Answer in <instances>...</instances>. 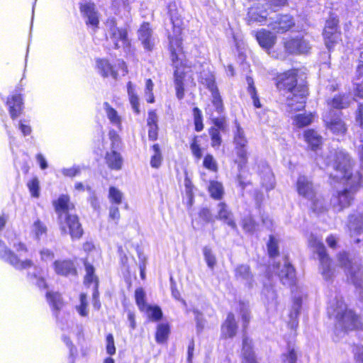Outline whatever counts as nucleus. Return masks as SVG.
Here are the masks:
<instances>
[{"instance_id":"f257e3e1","label":"nucleus","mask_w":363,"mask_h":363,"mask_svg":"<svg viewBox=\"0 0 363 363\" xmlns=\"http://www.w3.org/2000/svg\"><path fill=\"white\" fill-rule=\"evenodd\" d=\"M296 76L297 71L294 69L281 74L277 77V88L286 91V104L290 111L303 109L308 95L307 87L297 84Z\"/></svg>"},{"instance_id":"f03ea898","label":"nucleus","mask_w":363,"mask_h":363,"mask_svg":"<svg viewBox=\"0 0 363 363\" xmlns=\"http://www.w3.org/2000/svg\"><path fill=\"white\" fill-rule=\"evenodd\" d=\"M55 210L58 215V223L62 235L69 234L72 239H79L83 229L76 215L69 213L74 205L69 202L67 196L62 195L53 202Z\"/></svg>"},{"instance_id":"7ed1b4c3","label":"nucleus","mask_w":363,"mask_h":363,"mask_svg":"<svg viewBox=\"0 0 363 363\" xmlns=\"http://www.w3.org/2000/svg\"><path fill=\"white\" fill-rule=\"evenodd\" d=\"M174 34L173 35H169V40L170 44V50L172 53V60L175 67L174 71V84L176 88L177 96L181 99L184 96V82L186 81V68L182 65V59L180 55L182 54L177 53V51L181 50V39L179 35L182 33V29L179 26L174 27Z\"/></svg>"},{"instance_id":"20e7f679","label":"nucleus","mask_w":363,"mask_h":363,"mask_svg":"<svg viewBox=\"0 0 363 363\" xmlns=\"http://www.w3.org/2000/svg\"><path fill=\"white\" fill-rule=\"evenodd\" d=\"M331 166L335 170V173L331 174L334 178L348 181L352 186L360 184L362 175L357 171H352L353 162L350 155L343 150H338L335 153Z\"/></svg>"},{"instance_id":"39448f33","label":"nucleus","mask_w":363,"mask_h":363,"mask_svg":"<svg viewBox=\"0 0 363 363\" xmlns=\"http://www.w3.org/2000/svg\"><path fill=\"white\" fill-rule=\"evenodd\" d=\"M328 313L337 320L339 327L345 330H353L359 326V317L351 310H348L342 300H336L328 308Z\"/></svg>"},{"instance_id":"423d86ee","label":"nucleus","mask_w":363,"mask_h":363,"mask_svg":"<svg viewBox=\"0 0 363 363\" xmlns=\"http://www.w3.org/2000/svg\"><path fill=\"white\" fill-rule=\"evenodd\" d=\"M309 245L318 256L320 264V272L325 279H330L333 275L331 260L326 253V250L323 242L313 235L311 236Z\"/></svg>"},{"instance_id":"0eeeda50","label":"nucleus","mask_w":363,"mask_h":363,"mask_svg":"<svg viewBox=\"0 0 363 363\" xmlns=\"http://www.w3.org/2000/svg\"><path fill=\"white\" fill-rule=\"evenodd\" d=\"M338 262L347 274L348 279L357 286L363 287V272L360 271L359 265L349 258L345 252L339 254Z\"/></svg>"},{"instance_id":"6e6552de","label":"nucleus","mask_w":363,"mask_h":363,"mask_svg":"<svg viewBox=\"0 0 363 363\" xmlns=\"http://www.w3.org/2000/svg\"><path fill=\"white\" fill-rule=\"evenodd\" d=\"M236 131L234 133L233 143L235 145V150L237 157H238V162L240 166L245 165L247 161V140L245 137L244 130L240 125L235 123Z\"/></svg>"},{"instance_id":"1a4fd4ad","label":"nucleus","mask_w":363,"mask_h":363,"mask_svg":"<svg viewBox=\"0 0 363 363\" xmlns=\"http://www.w3.org/2000/svg\"><path fill=\"white\" fill-rule=\"evenodd\" d=\"M345 182L349 189L347 187L343 191H338L337 195H335L331 199L332 205L337 211H341L344 208H347L350 205L353 199V191L359 186L357 185L355 186H352L348 181Z\"/></svg>"},{"instance_id":"9d476101","label":"nucleus","mask_w":363,"mask_h":363,"mask_svg":"<svg viewBox=\"0 0 363 363\" xmlns=\"http://www.w3.org/2000/svg\"><path fill=\"white\" fill-rule=\"evenodd\" d=\"M338 20L333 16H330L325 23L323 31L325 45L330 49L338 39L337 30Z\"/></svg>"},{"instance_id":"9b49d317","label":"nucleus","mask_w":363,"mask_h":363,"mask_svg":"<svg viewBox=\"0 0 363 363\" xmlns=\"http://www.w3.org/2000/svg\"><path fill=\"white\" fill-rule=\"evenodd\" d=\"M0 257L19 269L30 268L33 264L30 259L20 261L11 250L4 246L1 241H0Z\"/></svg>"},{"instance_id":"f8f14e48","label":"nucleus","mask_w":363,"mask_h":363,"mask_svg":"<svg viewBox=\"0 0 363 363\" xmlns=\"http://www.w3.org/2000/svg\"><path fill=\"white\" fill-rule=\"evenodd\" d=\"M296 190L299 196L312 200L315 197L316 191L313 182L305 176H299L296 182Z\"/></svg>"},{"instance_id":"ddd939ff","label":"nucleus","mask_w":363,"mask_h":363,"mask_svg":"<svg viewBox=\"0 0 363 363\" xmlns=\"http://www.w3.org/2000/svg\"><path fill=\"white\" fill-rule=\"evenodd\" d=\"M286 50L291 54L306 53L311 49L309 43L303 38H291L284 42Z\"/></svg>"},{"instance_id":"4468645a","label":"nucleus","mask_w":363,"mask_h":363,"mask_svg":"<svg viewBox=\"0 0 363 363\" xmlns=\"http://www.w3.org/2000/svg\"><path fill=\"white\" fill-rule=\"evenodd\" d=\"M295 25L291 16L280 15L269 24V26L277 33H285Z\"/></svg>"},{"instance_id":"2eb2a0df","label":"nucleus","mask_w":363,"mask_h":363,"mask_svg":"<svg viewBox=\"0 0 363 363\" xmlns=\"http://www.w3.org/2000/svg\"><path fill=\"white\" fill-rule=\"evenodd\" d=\"M138 38L145 49L151 50L155 45L152 30L148 23H144L138 30Z\"/></svg>"},{"instance_id":"dca6fc26","label":"nucleus","mask_w":363,"mask_h":363,"mask_svg":"<svg viewBox=\"0 0 363 363\" xmlns=\"http://www.w3.org/2000/svg\"><path fill=\"white\" fill-rule=\"evenodd\" d=\"M256 38L259 45L266 50L270 49L276 41V36L265 29L259 30L256 34Z\"/></svg>"},{"instance_id":"f3484780","label":"nucleus","mask_w":363,"mask_h":363,"mask_svg":"<svg viewBox=\"0 0 363 363\" xmlns=\"http://www.w3.org/2000/svg\"><path fill=\"white\" fill-rule=\"evenodd\" d=\"M281 281L284 285H291L295 279V270L294 267L284 260L282 269L278 272Z\"/></svg>"},{"instance_id":"a211bd4d","label":"nucleus","mask_w":363,"mask_h":363,"mask_svg":"<svg viewBox=\"0 0 363 363\" xmlns=\"http://www.w3.org/2000/svg\"><path fill=\"white\" fill-rule=\"evenodd\" d=\"M237 324L235 320V315L229 313L224 323L222 325V335L225 338H231L234 337L237 333Z\"/></svg>"},{"instance_id":"6ab92c4d","label":"nucleus","mask_w":363,"mask_h":363,"mask_svg":"<svg viewBox=\"0 0 363 363\" xmlns=\"http://www.w3.org/2000/svg\"><path fill=\"white\" fill-rule=\"evenodd\" d=\"M242 363H258L252 350V342L247 337H244L242 341Z\"/></svg>"},{"instance_id":"aec40b11","label":"nucleus","mask_w":363,"mask_h":363,"mask_svg":"<svg viewBox=\"0 0 363 363\" xmlns=\"http://www.w3.org/2000/svg\"><path fill=\"white\" fill-rule=\"evenodd\" d=\"M348 228L352 237L360 235L363 232V215L351 216L349 220Z\"/></svg>"},{"instance_id":"412c9836","label":"nucleus","mask_w":363,"mask_h":363,"mask_svg":"<svg viewBox=\"0 0 363 363\" xmlns=\"http://www.w3.org/2000/svg\"><path fill=\"white\" fill-rule=\"evenodd\" d=\"M55 271L57 274L67 276L70 274H76L77 270L71 261H55Z\"/></svg>"},{"instance_id":"4be33fe9","label":"nucleus","mask_w":363,"mask_h":363,"mask_svg":"<svg viewBox=\"0 0 363 363\" xmlns=\"http://www.w3.org/2000/svg\"><path fill=\"white\" fill-rule=\"evenodd\" d=\"M7 104L9 106V113L13 119L17 118L22 110V98L21 95L16 94L12 96L11 99L7 101Z\"/></svg>"},{"instance_id":"5701e85b","label":"nucleus","mask_w":363,"mask_h":363,"mask_svg":"<svg viewBox=\"0 0 363 363\" xmlns=\"http://www.w3.org/2000/svg\"><path fill=\"white\" fill-rule=\"evenodd\" d=\"M84 267L86 271V275L84 277V284H90L91 283L95 284V292L94 293V298H95L98 296L97 288L99 285L98 277L95 275V269L88 262L84 261Z\"/></svg>"},{"instance_id":"b1692460","label":"nucleus","mask_w":363,"mask_h":363,"mask_svg":"<svg viewBox=\"0 0 363 363\" xmlns=\"http://www.w3.org/2000/svg\"><path fill=\"white\" fill-rule=\"evenodd\" d=\"M218 206L219 210L216 218L223 220L231 228H235L236 224L233 220L231 212L228 210L226 205L224 203H220Z\"/></svg>"},{"instance_id":"393cba45","label":"nucleus","mask_w":363,"mask_h":363,"mask_svg":"<svg viewBox=\"0 0 363 363\" xmlns=\"http://www.w3.org/2000/svg\"><path fill=\"white\" fill-rule=\"evenodd\" d=\"M304 138L312 150H315L322 143V137L312 129L307 130L304 132Z\"/></svg>"},{"instance_id":"a878e982","label":"nucleus","mask_w":363,"mask_h":363,"mask_svg":"<svg viewBox=\"0 0 363 363\" xmlns=\"http://www.w3.org/2000/svg\"><path fill=\"white\" fill-rule=\"evenodd\" d=\"M81 11L84 13L88 20L87 24L93 26H97L99 23L98 16L94 11V6L92 4H86L81 6Z\"/></svg>"},{"instance_id":"bb28decb","label":"nucleus","mask_w":363,"mask_h":363,"mask_svg":"<svg viewBox=\"0 0 363 363\" xmlns=\"http://www.w3.org/2000/svg\"><path fill=\"white\" fill-rule=\"evenodd\" d=\"M111 39L115 45V48H118L120 47L119 42L125 44L127 38V32L125 29L118 28L113 27L111 29Z\"/></svg>"},{"instance_id":"cd10ccee","label":"nucleus","mask_w":363,"mask_h":363,"mask_svg":"<svg viewBox=\"0 0 363 363\" xmlns=\"http://www.w3.org/2000/svg\"><path fill=\"white\" fill-rule=\"evenodd\" d=\"M106 160L108 166L113 169H120L122 166V158L116 151L106 154Z\"/></svg>"},{"instance_id":"c85d7f7f","label":"nucleus","mask_w":363,"mask_h":363,"mask_svg":"<svg viewBox=\"0 0 363 363\" xmlns=\"http://www.w3.org/2000/svg\"><path fill=\"white\" fill-rule=\"evenodd\" d=\"M152 155L150 158V165L152 168H159L162 162L163 157L161 149L158 144L152 146Z\"/></svg>"},{"instance_id":"c756f323","label":"nucleus","mask_w":363,"mask_h":363,"mask_svg":"<svg viewBox=\"0 0 363 363\" xmlns=\"http://www.w3.org/2000/svg\"><path fill=\"white\" fill-rule=\"evenodd\" d=\"M104 107L106 111V116L110 122L117 126L121 124V118L118 115L117 111L112 108L108 102L104 103Z\"/></svg>"},{"instance_id":"7c9ffc66","label":"nucleus","mask_w":363,"mask_h":363,"mask_svg":"<svg viewBox=\"0 0 363 363\" xmlns=\"http://www.w3.org/2000/svg\"><path fill=\"white\" fill-rule=\"evenodd\" d=\"M298 350L294 346L288 345L286 350L281 355L282 363H296Z\"/></svg>"},{"instance_id":"2f4dec72","label":"nucleus","mask_w":363,"mask_h":363,"mask_svg":"<svg viewBox=\"0 0 363 363\" xmlns=\"http://www.w3.org/2000/svg\"><path fill=\"white\" fill-rule=\"evenodd\" d=\"M235 276L238 279L245 281L248 284H250L252 278L250 267L245 264H241L236 268Z\"/></svg>"},{"instance_id":"473e14b6","label":"nucleus","mask_w":363,"mask_h":363,"mask_svg":"<svg viewBox=\"0 0 363 363\" xmlns=\"http://www.w3.org/2000/svg\"><path fill=\"white\" fill-rule=\"evenodd\" d=\"M313 116L309 114H298L293 118V123L298 128H303L310 125L313 121Z\"/></svg>"},{"instance_id":"72a5a7b5","label":"nucleus","mask_w":363,"mask_h":363,"mask_svg":"<svg viewBox=\"0 0 363 363\" xmlns=\"http://www.w3.org/2000/svg\"><path fill=\"white\" fill-rule=\"evenodd\" d=\"M327 127L335 133H344L346 131L345 123L341 119L336 118L332 119L330 121L325 120Z\"/></svg>"},{"instance_id":"f704fd0d","label":"nucleus","mask_w":363,"mask_h":363,"mask_svg":"<svg viewBox=\"0 0 363 363\" xmlns=\"http://www.w3.org/2000/svg\"><path fill=\"white\" fill-rule=\"evenodd\" d=\"M128 94L129 96L130 103L132 106L133 109L137 114H138L140 113L139 99L135 92L134 87L131 82H129L128 83Z\"/></svg>"},{"instance_id":"c9c22d12","label":"nucleus","mask_w":363,"mask_h":363,"mask_svg":"<svg viewBox=\"0 0 363 363\" xmlns=\"http://www.w3.org/2000/svg\"><path fill=\"white\" fill-rule=\"evenodd\" d=\"M208 191L211 196L215 199H220L223 194V185L218 182H211L208 186Z\"/></svg>"},{"instance_id":"e433bc0d","label":"nucleus","mask_w":363,"mask_h":363,"mask_svg":"<svg viewBox=\"0 0 363 363\" xmlns=\"http://www.w3.org/2000/svg\"><path fill=\"white\" fill-rule=\"evenodd\" d=\"M211 104L218 113L223 112L224 106L219 91L211 93Z\"/></svg>"},{"instance_id":"4c0bfd02","label":"nucleus","mask_w":363,"mask_h":363,"mask_svg":"<svg viewBox=\"0 0 363 363\" xmlns=\"http://www.w3.org/2000/svg\"><path fill=\"white\" fill-rule=\"evenodd\" d=\"M310 201H311V208L314 212L320 213L325 209V202L321 196L315 194V197Z\"/></svg>"},{"instance_id":"58836bf2","label":"nucleus","mask_w":363,"mask_h":363,"mask_svg":"<svg viewBox=\"0 0 363 363\" xmlns=\"http://www.w3.org/2000/svg\"><path fill=\"white\" fill-rule=\"evenodd\" d=\"M351 101L348 96H337L332 100L331 106L335 108H345L350 106Z\"/></svg>"},{"instance_id":"ea45409f","label":"nucleus","mask_w":363,"mask_h":363,"mask_svg":"<svg viewBox=\"0 0 363 363\" xmlns=\"http://www.w3.org/2000/svg\"><path fill=\"white\" fill-rule=\"evenodd\" d=\"M247 84H248V92L250 93V94L251 95V97L252 99V101H253V104L255 107L257 108H260L261 107V104H260V101H259V99L257 95V93H256V89L254 86V81H253V79L250 77H247Z\"/></svg>"},{"instance_id":"a19ab883","label":"nucleus","mask_w":363,"mask_h":363,"mask_svg":"<svg viewBox=\"0 0 363 363\" xmlns=\"http://www.w3.org/2000/svg\"><path fill=\"white\" fill-rule=\"evenodd\" d=\"M47 298L54 309L58 311L63 305V301L60 294L58 293H48Z\"/></svg>"},{"instance_id":"79ce46f5","label":"nucleus","mask_w":363,"mask_h":363,"mask_svg":"<svg viewBox=\"0 0 363 363\" xmlns=\"http://www.w3.org/2000/svg\"><path fill=\"white\" fill-rule=\"evenodd\" d=\"M169 332V328L168 325L167 324H160L157 326V330L156 333V340L159 343L164 342L168 336Z\"/></svg>"},{"instance_id":"37998d69","label":"nucleus","mask_w":363,"mask_h":363,"mask_svg":"<svg viewBox=\"0 0 363 363\" xmlns=\"http://www.w3.org/2000/svg\"><path fill=\"white\" fill-rule=\"evenodd\" d=\"M99 68L101 70L102 74L105 77L111 75L113 78H116L117 74L112 69V67L108 61L101 60L98 62Z\"/></svg>"},{"instance_id":"c03bdc74","label":"nucleus","mask_w":363,"mask_h":363,"mask_svg":"<svg viewBox=\"0 0 363 363\" xmlns=\"http://www.w3.org/2000/svg\"><path fill=\"white\" fill-rule=\"evenodd\" d=\"M135 297L137 305L142 311L146 310L147 304L145 302V293L142 288L137 289L135 291Z\"/></svg>"},{"instance_id":"a18cd8bd","label":"nucleus","mask_w":363,"mask_h":363,"mask_svg":"<svg viewBox=\"0 0 363 363\" xmlns=\"http://www.w3.org/2000/svg\"><path fill=\"white\" fill-rule=\"evenodd\" d=\"M123 193L117 188L111 186L108 191V198L111 203L121 204L123 200Z\"/></svg>"},{"instance_id":"49530a36","label":"nucleus","mask_w":363,"mask_h":363,"mask_svg":"<svg viewBox=\"0 0 363 363\" xmlns=\"http://www.w3.org/2000/svg\"><path fill=\"white\" fill-rule=\"evenodd\" d=\"M209 135L211 140V146L214 148H218L222 143L220 131L218 128H211L209 129Z\"/></svg>"},{"instance_id":"de8ad7c7","label":"nucleus","mask_w":363,"mask_h":363,"mask_svg":"<svg viewBox=\"0 0 363 363\" xmlns=\"http://www.w3.org/2000/svg\"><path fill=\"white\" fill-rule=\"evenodd\" d=\"M203 165L205 168L212 172L218 171V164L212 155L208 154L205 156L203 162Z\"/></svg>"},{"instance_id":"09e8293b","label":"nucleus","mask_w":363,"mask_h":363,"mask_svg":"<svg viewBox=\"0 0 363 363\" xmlns=\"http://www.w3.org/2000/svg\"><path fill=\"white\" fill-rule=\"evenodd\" d=\"M265 19V16L259 14L255 8L250 9L247 13V21L248 23H252L254 22H262Z\"/></svg>"},{"instance_id":"8fccbe9b","label":"nucleus","mask_w":363,"mask_h":363,"mask_svg":"<svg viewBox=\"0 0 363 363\" xmlns=\"http://www.w3.org/2000/svg\"><path fill=\"white\" fill-rule=\"evenodd\" d=\"M87 306L88 302L86 295L85 294H81L80 304L77 306V310L81 316L86 317L88 315L89 311Z\"/></svg>"},{"instance_id":"3c124183","label":"nucleus","mask_w":363,"mask_h":363,"mask_svg":"<svg viewBox=\"0 0 363 363\" xmlns=\"http://www.w3.org/2000/svg\"><path fill=\"white\" fill-rule=\"evenodd\" d=\"M201 82L209 89L211 93L218 91V89L215 83V78L213 75L209 74L207 77H201Z\"/></svg>"},{"instance_id":"603ef678","label":"nucleus","mask_w":363,"mask_h":363,"mask_svg":"<svg viewBox=\"0 0 363 363\" xmlns=\"http://www.w3.org/2000/svg\"><path fill=\"white\" fill-rule=\"evenodd\" d=\"M203 255L207 264L209 267L213 268L216 264V259L210 248L206 247L203 248Z\"/></svg>"},{"instance_id":"864d4df0","label":"nucleus","mask_w":363,"mask_h":363,"mask_svg":"<svg viewBox=\"0 0 363 363\" xmlns=\"http://www.w3.org/2000/svg\"><path fill=\"white\" fill-rule=\"evenodd\" d=\"M33 230L36 237L39 238L40 235L46 233L47 228L43 223L38 220L33 223Z\"/></svg>"},{"instance_id":"5fc2aeb1","label":"nucleus","mask_w":363,"mask_h":363,"mask_svg":"<svg viewBox=\"0 0 363 363\" xmlns=\"http://www.w3.org/2000/svg\"><path fill=\"white\" fill-rule=\"evenodd\" d=\"M29 190L34 197H38L39 196V181L37 178L33 179L28 183Z\"/></svg>"},{"instance_id":"6e6d98bb","label":"nucleus","mask_w":363,"mask_h":363,"mask_svg":"<svg viewBox=\"0 0 363 363\" xmlns=\"http://www.w3.org/2000/svg\"><path fill=\"white\" fill-rule=\"evenodd\" d=\"M106 352L110 354L113 355L116 353V347L114 344V339L112 334H108L106 336Z\"/></svg>"},{"instance_id":"4d7b16f0","label":"nucleus","mask_w":363,"mask_h":363,"mask_svg":"<svg viewBox=\"0 0 363 363\" xmlns=\"http://www.w3.org/2000/svg\"><path fill=\"white\" fill-rule=\"evenodd\" d=\"M214 126L213 128H218L219 131L225 132L227 128L226 121L225 118H213Z\"/></svg>"},{"instance_id":"13d9d810","label":"nucleus","mask_w":363,"mask_h":363,"mask_svg":"<svg viewBox=\"0 0 363 363\" xmlns=\"http://www.w3.org/2000/svg\"><path fill=\"white\" fill-rule=\"evenodd\" d=\"M268 252L270 257L277 256L279 254L277 243L275 240L270 237L269 242L268 243Z\"/></svg>"},{"instance_id":"bf43d9fd","label":"nucleus","mask_w":363,"mask_h":363,"mask_svg":"<svg viewBox=\"0 0 363 363\" xmlns=\"http://www.w3.org/2000/svg\"><path fill=\"white\" fill-rule=\"evenodd\" d=\"M146 309H147L150 312L149 316L151 317L155 320H158L162 318V313L160 308H152L150 306H147Z\"/></svg>"},{"instance_id":"052dcab7","label":"nucleus","mask_w":363,"mask_h":363,"mask_svg":"<svg viewBox=\"0 0 363 363\" xmlns=\"http://www.w3.org/2000/svg\"><path fill=\"white\" fill-rule=\"evenodd\" d=\"M191 150L195 157L197 159H201L202 157L201 149L199 147V145L197 143L196 139L194 138L193 142L190 145Z\"/></svg>"},{"instance_id":"680f3d73","label":"nucleus","mask_w":363,"mask_h":363,"mask_svg":"<svg viewBox=\"0 0 363 363\" xmlns=\"http://www.w3.org/2000/svg\"><path fill=\"white\" fill-rule=\"evenodd\" d=\"M41 259L44 261H51L54 259V253L48 249H43L40 251Z\"/></svg>"},{"instance_id":"e2e57ef3","label":"nucleus","mask_w":363,"mask_h":363,"mask_svg":"<svg viewBox=\"0 0 363 363\" xmlns=\"http://www.w3.org/2000/svg\"><path fill=\"white\" fill-rule=\"evenodd\" d=\"M354 359L359 363H363V346H356L354 350Z\"/></svg>"},{"instance_id":"0e129e2a","label":"nucleus","mask_w":363,"mask_h":363,"mask_svg":"<svg viewBox=\"0 0 363 363\" xmlns=\"http://www.w3.org/2000/svg\"><path fill=\"white\" fill-rule=\"evenodd\" d=\"M62 172L65 176L72 177L78 174L80 170L79 167H73L71 168L63 169Z\"/></svg>"},{"instance_id":"69168bd1","label":"nucleus","mask_w":363,"mask_h":363,"mask_svg":"<svg viewBox=\"0 0 363 363\" xmlns=\"http://www.w3.org/2000/svg\"><path fill=\"white\" fill-rule=\"evenodd\" d=\"M157 116L156 113L153 111H150L148 113V118H147V125L148 126L152 125H157Z\"/></svg>"},{"instance_id":"338daca9","label":"nucleus","mask_w":363,"mask_h":363,"mask_svg":"<svg viewBox=\"0 0 363 363\" xmlns=\"http://www.w3.org/2000/svg\"><path fill=\"white\" fill-rule=\"evenodd\" d=\"M109 217L114 220L118 221L120 218V213L118 207L111 206L109 210Z\"/></svg>"},{"instance_id":"774afa93","label":"nucleus","mask_w":363,"mask_h":363,"mask_svg":"<svg viewBox=\"0 0 363 363\" xmlns=\"http://www.w3.org/2000/svg\"><path fill=\"white\" fill-rule=\"evenodd\" d=\"M157 125L149 126L148 138L152 140H155L157 138Z\"/></svg>"}]
</instances>
